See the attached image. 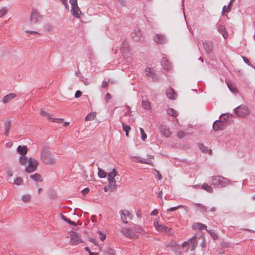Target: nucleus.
<instances>
[{
    "mask_svg": "<svg viewBox=\"0 0 255 255\" xmlns=\"http://www.w3.org/2000/svg\"><path fill=\"white\" fill-rule=\"evenodd\" d=\"M71 11L72 14L75 18H80L81 17V15L82 14V12H81L80 9L79 8V7H78V6L74 7V10L72 9V7H71Z\"/></svg>",
    "mask_w": 255,
    "mask_h": 255,
    "instance_id": "obj_21",
    "label": "nucleus"
},
{
    "mask_svg": "<svg viewBox=\"0 0 255 255\" xmlns=\"http://www.w3.org/2000/svg\"><path fill=\"white\" fill-rule=\"evenodd\" d=\"M234 112L238 116L243 117L248 114V110L245 106H239L234 109Z\"/></svg>",
    "mask_w": 255,
    "mask_h": 255,
    "instance_id": "obj_13",
    "label": "nucleus"
},
{
    "mask_svg": "<svg viewBox=\"0 0 255 255\" xmlns=\"http://www.w3.org/2000/svg\"><path fill=\"white\" fill-rule=\"evenodd\" d=\"M112 98V95L109 93H107L105 98L106 103L107 104L109 102V100L111 99Z\"/></svg>",
    "mask_w": 255,
    "mask_h": 255,
    "instance_id": "obj_49",
    "label": "nucleus"
},
{
    "mask_svg": "<svg viewBox=\"0 0 255 255\" xmlns=\"http://www.w3.org/2000/svg\"><path fill=\"white\" fill-rule=\"evenodd\" d=\"M19 163L22 165H25L28 162V159L24 155H21L19 158Z\"/></svg>",
    "mask_w": 255,
    "mask_h": 255,
    "instance_id": "obj_31",
    "label": "nucleus"
},
{
    "mask_svg": "<svg viewBox=\"0 0 255 255\" xmlns=\"http://www.w3.org/2000/svg\"><path fill=\"white\" fill-rule=\"evenodd\" d=\"M109 183H116V180L115 177L108 178Z\"/></svg>",
    "mask_w": 255,
    "mask_h": 255,
    "instance_id": "obj_52",
    "label": "nucleus"
},
{
    "mask_svg": "<svg viewBox=\"0 0 255 255\" xmlns=\"http://www.w3.org/2000/svg\"><path fill=\"white\" fill-rule=\"evenodd\" d=\"M44 29L45 30H46L48 32H50L52 30L53 27L50 24H46L44 26Z\"/></svg>",
    "mask_w": 255,
    "mask_h": 255,
    "instance_id": "obj_48",
    "label": "nucleus"
},
{
    "mask_svg": "<svg viewBox=\"0 0 255 255\" xmlns=\"http://www.w3.org/2000/svg\"><path fill=\"white\" fill-rule=\"evenodd\" d=\"M82 93L81 91L78 90L75 92V97L78 98L82 96Z\"/></svg>",
    "mask_w": 255,
    "mask_h": 255,
    "instance_id": "obj_51",
    "label": "nucleus"
},
{
    "mask_svg": "<svg viewBox=\"0 0 255 255\" xmlns=\"http://www.w3.org/2000/svg\"><path fill=\"white\" fill-rule=\"evenodd\" d=\"M30 199V196L29 194H25L22 196V200L24 202H28Z\"/></svg>",
    "mask_w": 255,
    "mask_h": 255,
    "instance_id": "obj_44",
    "label": "nucleus"
},
{
    "mask_svg": "<svg viewBox=\"0 0 255 255\" xmlns=\"http://www.w3.org/2000/svg\"><path fill=\"white\" fill-rule=\"evenodd\" d=\"M204 48L208 55L212 53L213 43L212 41L205 40L203 42Z\"/></svg>",
    "mask_w": 255,
    "mask_h": 255,
    "instance_id": "obj_14",
    "label": "nucleus"
},
{
    "mask_svg": "<svg viewBox=\"0 0 255 255\" xmlns=\"http://www.w3.org/2000/svg\"><path fill=\"white\" fill-rule=\"evenodd\" d=\"M153 226L158 232L165 234L167 233L170 230V228L167 226L159 224L158 221L156 219H155L153 222Z\"/></svg>",
    "mask_w": 255,
    "mask_h": 255,
    "instance_id": "obj_9",
    "label": "nucleus"
},
{
    "mask_svg": "<svg viewBox=\"0 0 255 255\" xmlns=\"http://www.w3.org/2000/svg\"><path fill=\"white\" fill-rule=\"evenodd\" d=\"M226 114H222L220 115L218 120H216L213 124V129L215 131L219 130H224L225 129V124L223 123V122L221 120V117L222 116H225Z\"/></svg>",
    "mask_w": 255,
    "mask_h": 255,
    "instance_id": "obj_8",
    "label": "nucleus"
},
{
    "mask_svg": "<svg viewBox=\"0 0 255 255\" xmlns=\"http://www.w3.org/2000/svg\"><path fill=\"white\" fill-rule=\"evenodd\" d=\"M15 97H16V95L15 94L12 93H9L3 97V98L2 99V102L3 103H8Z\"/></svg>",
    "mask_w": 255,
    "mask_h": 255,
    "instance_id": "obj_24",
    "label": "nucleus"
},
{
    "mask_svg": "<svg viewBox=\"0 0 255 255\" xmlns=\"http://www.w3.org/2000/svg\"><path fill=\"white\" fill-rule=\"evenodd\" d=\"M206 231L210 235V236L214 240H216L218 238L217 235L214 232L213 230H206Z\"/></svg>",
    "mask_w": 255,
    "mask_h": 255,
    "instance_id": "obj_36",
    "label": "nucleus"
},
{
    "mask_svg": "<svg viewBox=\"0 0 255 255\" xmlns=\"http://www.w3.org/2000/svg\"><path fill=\"white\" fill-rule=\"evenodd\" d=\"M117 185L116 183H109L108 188L110 189L111 191H113L117 189Z\"/></svg>",
    "mask_w": 255,
    "mask_h": 255,
    "instance_id": "obj_41",
    "label": "nucleus"
},
{
    "mask_svg": "<svg viewBox=\"0 0 255 255\" xmlns=\"http://www.w3.org/2000/svg\"><path fill=\"white\" fill-rule=\"evenodd\" d=\"M142 107L143 108V109L146 110L150 109V103L147 100L146 96L142 97Z\"/></svg>",
    "mask_w": 255,
    "mask_h": 255,
    "instance_id": "obj_23",
    "label": "nucleus"
},
{
    "mask_svg": "<svg viewBox=\"0 0 255 255\" xmlns=\"http://www.w3.org/2000/svg\"><path fill=\"white\" fill-rule=\"evenodd\" d=\"M38 165L37 161L33 158H29L28 160V165L26 167L25 170L27 173H31L35 170Z\"/></svg>",
    "mask_w": 255,
    "mask_h": 255,
    "instance_id": "obj_5",
    "label": "nucleus"
},
{
    "mask_svg": "<svg viewBox=\"0 0 255 255\" xmlns=\"http://www.w3.org/2000/svg\"><path fill=\"white\" fill-rule=\"evenodd\" d=\"M154 42L157 44H163L167 42V38L165 35L156 34L153 37Z\"/></svg>",
    "mask_w": 255,
    "mask_h": 255,
    "instance_id": "obj_12",
    "label": "nucleus"
},
{
    "mask_svg": "<svg viewBox=\"0 0 255 255\" xmlns=\"http://www.w3.org/2000/svg\"><path fill=\"white\" fill-rule=\"evenodd\" d=\"M120 214L122 222L125 224H127L128 221L127 220L126 215H125V214H124V210H120Z\"/></svg>",
    "mask_w": 255,
    "mask_h": 255,
    "instance_id": "obj_34",
    "label": "nucleus"
},
{
    "mask_svg": "<svg viewBox=\"0 0 255 255\" xmlns=\"http://www.w3.org/2000/svg\"><path fill=\"white\" fill-rule=\"evenodd\" d=\"M95 117L96 115L95 113H90L85 117V120L86 121L93 120L95 119Z\"/></svg>",
    "mask_w": 255,
    "mask_h": 255,
    "instance_id": "obj_35",
    "label": "nucleus"
},
{
    "mask_svg": "<svg viewBox=\"0 0 255 255\" xmlns=\"http://www.w3.org/2000/svg\"><path fill=\"white\" fill-rule=\"evenodd\" d=\"M159 132L163 136L168 137L171 134V132L170 131L169 128L167 126L161 125L159 127Z\"/></svg>",
    "mask_w": 255,
    "mask_h": 255,
    "instance_id": "obj_15",
    "label": "nucleus"
},
{
    "mask_svg": "<svg viewBox=\"0 0 255 255\" xmlns=\"http://www.w3.org/2000/svg\"><path fill=\"white\" fill-rule=\"evenodd\" d=\"M42 16L39 11L36 9H32L30 12V17L29 21L25 22L26 23H30L31 24H36L39 22L42 19Z\"/></svg>",
    "mask_w": 255,
    "mask_h": 255,
    "instance_id": "obj_4",
    "label": "nucleus"
},
{
    "mask_svg": "<svg viewBox=\"0 0 255 255\" xmlns=\"http://www.w3.org/2000/svg\"><path fill=\"white\" fill-rule=\"evenodd\" d=\"M242 58H243L244 61L245 62V63H246L247 64H248V65L249 66H252L251 64L250 63L249 59L246 58V57L245 56H242Z\"/></svg>",
    "mask_w": 255,
    "mask_h": 255,
    "instance_id": "obj_53",
    "label": "nucleus"
},
{
    "mask_svg": "<svg viewBox=\"0 0 255 255\" xmlns=\"http://www.w3.org/2000/svg\"><path fill=\"white\" fill-rule=\"evenodd\" d=\"M40 159L45 164H54L57 159L47 147H43L41 152Z\"/></svg>",
    "mask_w": 255,
    "mask_h": 255,
    "instance_id": "obj_1",
    "label": "nucleus"
},
{
    "mask_svg": "<svg viewBox=\"0 0 255 255\" xmlns=\"http://www.w3.org/2000/svg\"><path fill=\"white\" fill-rule=\"evenodd\" d=\"M227 86L232 93L236 94L237 92H238L237 89L234 87L233 85L231 84H229L228 83H227Z\"/></svg>",
    "mask_w": 255,
    "mask_h": 255,
    "instance_id": "obj_40",
    "label": "nucleus"
},
{
    "mask_svg": "<svg viewBox=\"0 0 255 255\" xmlns=\"http://www.w3.org/2000/svg\"><path fill=\"white\" fill-rule=\"evenodd\" d=\"M40 114L42 116L46 117L48 120H51L53 122L61 123L63 122V120L62 119H54V118H51L50 117V116L48 113H47L45 111H41L40 112Z\"/></svg>",
    "mask_w": 255,
    "mask_h": 255,
    "instance_id": "obj_17",
    "label": "nucleus"
},
{
    "mask_svg": "<svg viewBox=\"0 0 255 255\" xmlns=\"http://www.w3.org/2000/svg\"><path fill=\"white\" fill-rule=\"evenodd\" d=\"M146 75L148 77H150L153 81H157L159 80V77L155 72V71L153 68L146 67L144 70Z\"/></svg>",
    "mask_w": 255,
    "mask_h": 255,
    "instance_id": "obj_11",
    "label": "nucleus"
},
{
    "mask_svg": "<svg viewBox=\"0 0 255 255\" xmlns=\"http://www.w3.org/2000/svg\"><path fill=\"white\" fill-rule=\"evenodd\" d=\"M196 205L199 206L203 210V212H206L207 211V208L202 204H196Z\"/></svg>",
    "mask_w": 255,
    "mask_h": 255,
    "instance_id": "obj_57",
    "label": "nucleus"
},
{
    "mask_svg": "<svg viewBox=\"0 0 255 255\" xmlns=\"http://www.w3.org/2000/svg\"><path fill=\"white\" fill-rule=\"evenodd\" d=\"M121 233L125 237L130 239H135L138 238V235L136 234L133 230L129 228H123L121 230Z\"/></svg>",
    "mask_w": 255,
    "mask_h": 255,
    "instance_id": "obj_6",
    "label": "nucleus"
},
{
    "mask_svg": "<svg viewBox=\"0 0 255 255\" xmlns=\"http://www.w3.org/2000/svg\"><path fill=\"white\" fill-rule=\"evenodd\" d=\"M232 1H231H231H230V2H229V3L228 5V7H227V10L225 11V12H226L228 13V12L230 11V10H231V7H230V6H231V4H232Z\"/></svg>",
    "mask_w": 255,
    "mask_h": 255,
    "instance_id": "obj_62",
    "label": "nucleus"
},
{
    "mask_svg": "<svg viewBox=\"0 0 255 255\" xmlns=\"http://www.w3.org/2000/svg\"><path fill=\"white\" fill-rule=\"evenodd\" d=\"M80 79L85 85H89L90 84V81L86 78L81 77Z\"/></svg>",
    "mask_w": 255,
    "mask_h": 255,
    "instance_id": "obj_43",
    "label": "nucleus"
},
{
    "mask_svg": "<svg viewBox=\"0 0 255 255\" xmlns=\"http://www.w3.org/2000/svg\"><path fill=\"white\" fill-rule=\"evenodd\" d=\"M196 238L197 237L195 236H194L189 239V241H190V243L191 244V250L192 251H194L197 246Z\"/></svg>",
    "mask_w": 255,
    "mask_h": 255,
    "instance_id": "obj_27",
    "label": "nucleus"
},
{
    "mask_svg": "<svg viewBox=\"0 0 255 255\" xmlns=\"http://www.w3.org/2000/svg\"><path fill=\"white\" fill-rule=\"evenodd\" d=\"M11 126V122L10 121H6L4 126V134L8 136L9 134V130Z\"/></svg>",
    "mask_w": 255,
    "mask_h": 255,
    "instance_id": "obj_28",
    "label": "nucleus"
},
{
    "mask_svg": "<svg viewBox=\"0 0 255 255\" xmlns=\"http://www.w3.org/2000/svg\"><path fill=\"white\" fill-rule=\"evenodd\" d=\"M70 243L72 245H77L83 242L80 238L79 234L77 232H73L70 234Z\"/></svg>",
    "mask_w": 255,
    "mask_h": 255,
    "instance_id": "obj_10",
    "label": "nucleus"
},
{
    "mask_svg": "<svg viewBox=\"0 0 255 255\" xmlns=\"http://www.w3.org/2000/svg\"><path fill=\"white\" fill-rule=\"evenodd\" d=\"M22 179L21 177H17L14 180V184L16 185H20L22 183Z\"/></svg>",
    "mask_w": 255,
    "mask_h": 255,
    "instance_id": "obj_39",
    "label": "nucleus"
},
{
    "mask_svg": "<svg viewBox=\"0 0 255 255\" xmlns=\"http://www.w3.org/2000/svg\"><path fill=\"white\" fill-rule=\"evenodd\" d=\"M185 134L182 131H179L177 134V136L179 138L182 139L184 137Z\"/></svg>",
    "mask_w": 255,
    "mask_h": 255,
    "instance_id": "obj_50",
    "label": "nucleus"
},
{
    "mask_svg": "<svg viewBox=\"0 0 255 255\" xmlns=\"http://www.w3.org/2000/svg\"><path fill=\"white\" fill-rule=\"evenodd\" d=\"M25 32L29 33L30 34H39L38 32L36 31H32V30H25Z\"/></svg>",
    "mask_w": 255,
    "mask_h": 255,
    "instance_id": "obj_58",
    "label": "nucleus"
},
{
    "mask_svg": "<svg viewBox=\"0 0 255 255\" xmlns=\"http://www.w3.org/2000/svg\"><path fill=\"white\" fill-rule=\"evenodd\" d=\"M133 230L134 232H136L142 235H145L146 234V232L143 229V228L141 226L138 225H134L133 227Z\"/></svg>",
    "mask_w": 255,
    "mask_h": 255,
    "instance_id": "obj_22",
    "label": "nucleus"
},
{
    "mask_svg": "<svg viewBox=\"0 0 255 255\" xmlns=\"http://www.w3.org/2000/svg\"><path fill=\"white\" fill-rule=\"evenodd\" d=\"M125 214V215H126L127 217H128L130 219H131V214L128 211H124V214Z\"/></svg>",
    "mask_w": 255,
    "mask_h": 255,
    "instance_id": "obj_61",
    "label": "nucleus"
},
{
    "mask_svg": "<svg viewBox=\"0 0 255 255\" xmlns=\"http://www.w3.org/2000/svg\"><path fill=\"white\" fill-rule=\"evenodd\" d=\"M201 247L202 248H205L206 247V242L205 240V238H203V241L201 243Z\"/></svg>",
    "mask_w": 255,
    "mask_h": 255,
    "instance_id": "obj_59",
    "label": "nucleus"
},
{
    "mask_svg": "<svg viewBox=\"0 0 255 255\" xmlns=\"http://www.w3.org/2000/svg\"><path fill=\"white\" fill-rule=\"evenodd\" d=\"M140 133L141 134V139L143 141H144L147 137V135L144 132V131L142 128H140Z\"/></svg>",
    "mask_w": 255,
    "mask_h": 255,
    "instance_id": "obj_45",
    "label": "nucleus"
},
{
    "mask_svg": "<svg viewBox=\"0 0 255 255\" xmlns=\"http://www.w3.org/2000/svg\"><path fill=\"white\" fill-rule=\"evenodd\" d=\"M30 177L35 181H42V178L41 176L38 173H35L34 174L31 175L30 176Z\"/></svg>",
    "mask_w": 255,
    "mask_h": 255,
    "instance_id": "obj_32",
    "label": "nucleus"
},
{
    "mask_svg": "<svg viewBox=\"0 0 255 255\" xmlns=\"http://www.w3.org/2000/svg\"><path fill=\"white\" fill-rule=\"evenodd\" d=\"M217 29L218 32L223 35V37L225 39L227 38V37H228V34L226 30L225 26L224 25H218Z\"/></svg>",
    "mask_w": 255,
    "mask_h": 255,
    "instance_id": "obj_19",
    "label": "nucleus"
},
{
    "mask_svg": "<svg viewBox=\"0 0 255 255\" xmlns=\"http://www.w3.org/2000/svg\"><path fill=\"white\" fill-rule=\"evenodd\" d=\"M166 95L168 98L170 100H175L177 96L175 90L170 87L166 90Z\"/></svg>",
    "mask_w": 255,
    "mask_h": 255,
    "instance_id": "obj_16",
    "label": "nucleus"
},
{
    "mask_svg": "<svg viewBox=\"0 0 255 255\" xmlns=\"http://www.w3.org/2000/svg\"><path fill=\"white\" fill-rule=\"evenodd\" d=\"M161 65L164 69L167 70L170 69L172 67L171 63L165 57H162L161 61Z\"/></svg>",
    "mask_w": 255,
    "mask_h": 255,
    "instance_id": "obj_18",
    "label": "nucleus"
},
{
    "mask_svg": "<svg viewBox=\"0 0 255 255\" xmlns=\"http://www.w3.org/2000/svg\"><path fill=\"white\" fill-rule=\"evenodd\" d=\"M69 2L71 5V7H72V9L73 10H74V7L78 6L77 0H70Z\"/></svg>",
    "mask_w": 255,
    "mask_h": 255,
    "instance_id": "obj_47",
    "label": "nucleus"
},
{
    "mask_svg": "<svg viewBox=\"0 0 255 255\" xmlns=\"http://www.w3.org/2000/svg\"><path fill=\"white\" fill-rule=\"evenodd\" d=\"M130 35L133 40L135 42L142 41L144 40L141 31L138 27L135 28Z\"/></svg>",
    "mask_w": 255,
    "mask_h": 255,
    "instance_id": "obj_7",
    "label": "nucleus"
},
{
    "mask_svg": "<svg viewBox=\"0 0 255 255\" xmlns=\"http://www.w3.org/2000/svg\"><path fill=\"white\" fill-rule=\"evenodd\" d=\"M211 182L214 186L225 187L229 184V180L222 176H213L211 178Z\"/></svg>",
    "mask_w": 255,
    "mask_h": 255,
    "instance_id": "obj_3",
    "label": "nucleus"
},
{
    "mask_svg": "<svg viewBox=\"0 0 255 255\" xmlns=\"http://www.w3.org/2000/svg\"><path fill=\"white\" fill-rule=\"evenodd\" d=\"M17 151L21 155H25L27 152V148L26 146L18 145L17 148Z\"/></svg>",
    "mask_w": 255,
    "mask_h": 255,
    "instance_id": "obj_26",
    "label": "nucleus"
},
{
    "mask_svg": "<svg viewBox=\"0 0 255 255\" xmlns=\"http://www.w3.org/2000/svg\"><path fill=\"white\" fill-rule=\"evenodd\" d=\"M201 188L209 193H212L213 191V188L207 183H203Z\"/></svg>",
    "mask_w": 255,
    "mask_h": 255,
    "instance_id": "obj_29",
    "label": "nucleus"
},
{
    "mask_svg": "<svg viewBox=\"0 0 255 255\" xmlns=\"http://www.w3.org/2000/svg\"><path fill=\"white\" fill-rule=\"evenodd\" d=\"M122 128L125 132H128L131 129V128L129 126L126 125L124 123H122Z\"/></svg>",
    "mask_w": 255,
    "mask_h": 255,
    "instance_id": "obj_42",
    "label": "nucleus"
},
{
    "mask_svg": "<svg viewBox=\"0 0 255 255\" xmlns=\"http://www.w3.org/2000/svg\"><path fill=\"white\" fill-rule=\"evenodd\" d=\"M158 210L157 209H154L153 210L152 212L151 213V215H153V216H156L158 214Z\"/></svg>",
    "mask_w": 255,
    "mask_h": 255,
    "instance_id": "obj_63",
    "label": "nucleus"
},
{
    "mask_svg": "<svg viewBox=\"0 0 255 255\" xmlns=\"http://www.w3.org/2000/svg\"><path fill=\"white\" fill-rule=\"evenodd\" d=\"M166 112L168 115L170 116L176 117L177 116V113L176 111L172 108H168L166 110Z\"/></svg>",
    "mask_w": 255,
    "mask_h": 255,
    "instance_id": "obj_30",
    "label": "nucleus"
},
{
    "mask_svg": "<svg viewBox=\"0 0 255 255\" xmlns=\"http://www.w3.org/2000/svg\"><path fill=\"white\" fill-rule=\"evenodd\" d=\"M192 228L195 230H207V226L200 222L194 223L192 225Z\"/></svg>",
    "mask_w": 255,
    "mask_h": 255,
    "instance_id": "obj_20",
    "label": "nucleus"
},
{
    "mask_svg": "<svg viewBox=\"0 0 255 255\" xmlns=\"http://www.w3.org/2000/svg\"><path fill=\"white\" fill-rule=\"evenodd\" d=\"M89 191H90V189L88 187H87L82 190V193L84 195H86V194H88L89 192Z\"/></svg>",
    "mask_w": 255,
    "mask_h": 255,
    "instance_id": "obj_56",
    "label": "nucleus"
},
{
    "mask_svg": "<svg viewBox=\"0 0 255 255\" xmlns=\"http://www.w3.org/2000/svg\"><path fill=\"white\" fill-rule=\"evenodd\" d=\"M7 9L6 7H1L0 9V18L4 16L7 12Z\"/></svg>",
    "mask_w": 255,
    "mask_h": 255,
    "instance_id": "obj_38",
    "label": "nucleus"
},
{
    "mask_svg": "<svg viewBox=\"0 0 255 255\" xmlns=\"http://www.w3.org/2000/svg\"><path fill=\"white\" fill-rule=\"evenodd\" d=\"M129 45L127 40H124L120 48L121 52L124 57V60L127 65L130 64L132 61V58L129 53Z\"/></svg>",
    "mask_w": 255,
    "mask_h": 255,
    "instance_id": "obj_2",
    "label": "nucleus"
},
{
    "mask_svg": "<svg viewBox=\"0 0 255 255\" xmlns=\"http://www.w3.org/2000/svg\"><path fill=\"white\" fill-rule=\"evenodd\" d=\"M98 175L99 177L103 178L106 177L107 173L100 168H98Z\"/></svg>",
    "mask_w": 255,
    "mask_h": 255,
    "instance_id": "obj_33",
    "label": "nucleus"
},
{
    "mask_svg": "<svg viewBox=\"0 0 255 255\" xmlns=\"http://www.w3.org/2000/svg\"><path fill=\"white\" fill-rule=\"evenodd\" d=\"M183 207H184V206L181 205L177 206H176V207H171L170 208L168 209L167 210V212L174 211H175L176 210H177L178 209L181 208H183Z\"/></svg>",
    "mask_w": 255,
    "mask_h": 255,
    "instance_id": "obj_46",
    "label": "nucleus"
},
{
    "mask_svg": "<svg viewBox=\"0 0 255 255\" xmlns=\"http://www.w3.org/2000/svg\"><path fill=\"white\" fill-rule=\"evenodd\" d=\"M198 146L199 149L204 153H208L209 154L211 155L212 153V151L211 149H208L207 147H206L203 144L199 143L198 144Z\"/></svg>",
    "mask_w": 255,
    "mask_h": 255,
    "instance_id": "obj_25",
    "label": "nucleus"
},
{
    "mask_svg": "<svg viewBox=\"0 0 255 255\" xmlns=\"http://www.w3.org/2000/svg\"><path fill=\"white\" fill-rule=\"evenodd\" d=\"M108 85V82H106V81H103L102 84V87L103 88H106Z\"/></svg>",
    "mask_w": 255,
    "mask_h": 255,
    "instance_id": "obj_64",
    "label": "nucleus"
},
{
    "mask_svg": "<svg viewBox=\"0 0 255 255\" xmlns=\"http://www.w3.org/2000/svg\"><path fill=\"white\" fill-rule=\"evenodd\" d=\"M99 233L101 235V237H100L101 240L102 241H104L106 239V235L102 233L101 232H100Z\"/></svg>",
    "mask_w": 255,
    "mask_h": 255,
    "instance_id": "obj_60",
    "label": "nucleus"
},
{
    "mask_svg": "<svg viewBox=\"0 0 255 255\" xmlns=\"http://www.w3.org/2000/svg\"><path fill=\"white\" fill-rule=\"evenodd\" d=\"M139 163H143V164H147L149 165H153V163L152 161L149 160H147L146 159L141 158L138 160Z\"/></svg>",
    "mask_w": 255,
    "mask_h": 255,
    "instance_id": "obj_37",
    "label": "nucleus"
},
{
    "mask_svg": "<svg viewBox=\"0 0 255 255\" xmlns=\"http://www.w3.org/2000/svg\"><path fill=\"white\" fill-rule=\"evenodd\" d=\"M60 1H61L62 4L66 7L68 8V4L67 2V0H59Z\"/></svg>",
    "mask_w": 255,
    "mask_h": 255,
    "instance_id": "obj_55",
    "label": "nucleus"
},
{
    "mask_svg": "<svg viewBox=\"0 0 255 255\" xmlns=\"http://www.w3.org/2000/svg\"><path fill=\"white\" fill-rule=\"evenodd\" d=\"M154 170L157 173V178L158 180H160L162 179V175L160 173V172H159V171H158L156 169H154Z\"/></svg>",
    "mask_w": 255,
    "mask_h": 255,
    "instance_id": "obj_54",
    "label": "nucleus"
}]
</instances>
